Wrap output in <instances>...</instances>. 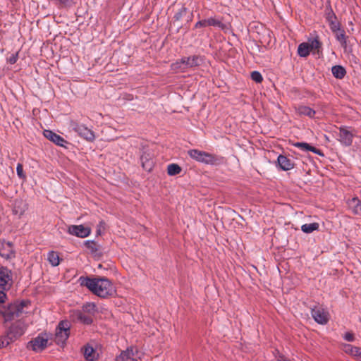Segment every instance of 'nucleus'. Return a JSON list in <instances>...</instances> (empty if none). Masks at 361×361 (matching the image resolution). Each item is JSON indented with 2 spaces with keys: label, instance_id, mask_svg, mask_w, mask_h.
<instances>
[{
  "label": "nucleus",
  "instance_id": "1",
  "mask_svg": "<svg viewBox=\"0 0 361 361\" xmlns=\"http://www.w3.org/2000/svg\"><path fill=\"white\" fill-rule=\"evenodd\" d=\"M80 284L86 286L94 294L100 298H107L116 293L112 283L106 278H80Z\"/></svg>",
  "mask_w": 361,
  "mask_h": 361
},
{
  "label": "nucleus",
  "instance_id": "2",
  "mask_svg": "<svg viewBox=\"0 0 361 361\" xmlns=\"http://www.w3.org/2000/svg\"><path fill=\"white\" fill-rule=\"evenodd\" d=\"M2 316H18L19 314H37L39 312L34 304L25 300L15 301L9 304L4 312H1Z\"/></svg>",
  "mask_w": 361,
  "mask_h": 361
},
{
  "label": "nucleus",
  "instance_id": "3",
  "mask_svg": "<svg viewBox=\"0 0 361 361\" xmlns=\"http://www.w3.org/2000/svg\"><path fill=\"white\" fill-rule=\"evenodd\" d=\"M26 329V325L22 319L13 322L9 329L7 335L0 338V348L7 346L11 342L21 336Z\"/></svg>",
  "mask_w": 361,
  "mask_h": 361
},
{
  "label": "nucleus",
  "instance_id": "4",
  "mask_svg": "<svg viewBox=\"0 0 361 361\" xmlns=\"http://www.w3.org/2000/svg\"><path fill=\"white\" fill-rule=\"evenodd\" d=\"M202 59L198 56L183 57L171 65V70L184 72L188 68L196 67L202 63Z\"/></svg>",
  "mask_w": 361,
  "mask_h": 361
},
{
  "label": "nucleus",
  "instance_id": "5",
  "mask_svg": "<svg viewBox=\"0 0 361 361\" xmlns=\"http://www.w3.org/2000/svg\"><path fill=\"white\" fill-rule=\"evenodd\" d=\"M51 338L50 334L42 332L28 343L27 347L35 352H41L50 344Z\"/></svg>",
  "mask_w": 361,
  "mask_h": 361
},
{
  "label": "nucleus",
  "instance_id": "6",
  "mask_svg": "<svg viewBox=\"0 0 361 361\" xmlns=\"http://www.w3.org/2000/svg\"><path fill=\"white\" fill-rule=\"evenodd\" d=\"M71 324L68 320H63L56 329L55 341L59 345H63L70 335Z\"/></svg>",
  "mask_w": 361,
  "mask_h": 361
},
{
  "label": "nucleus",
  "instance_id": "7",
  "mask_svg": "<svg viewBox=\"0 0 361 361\" xmlns=\"http://www.w3.org/2000/svg\"><path fill=\"white\" fill-rule=\"evenodd\" d=\"M188 155L195 161L206 164H214L216 159L212 154L208 153L204 151H201L195 149H190L188 152Z\"/></svg>",
  "mask_w": 361,
  "mask_h": 361
},
{
  "label": "nucleus",
  "instance_id": "8",
  "mask_svg": "<svg viewBox=\"0 0 361 361\" xmlns=\"http://www.w3.org/2000/svg\"><path fill=\"white\" fill-rule=\"evenodd\" d=\"M140 358L141 353L137 347L130 345L126 350H121L120 354L116 357L115 361H137Z\"/></svg>",
  "mask_w": 361,
  "mask_h": 361
},
{
  "label": "nucleus",
  "instance_id": "9",
  "mask_svg": "<svg viewBox=\"0 0 361 361\" xmlns=\"http://www.w3.org/2000/svg\"><path fill=\"white\" fill-rule=\"evenodd\" d=\"M71 127L75 133H77L81 137L88 140L93 141L94 140V134L93 131L85 126L80 124L75 121H71Z\"/></svg>",
  "mask_w": 361,
  "mask_h": 361
},
{
  "label": "nucleus",
  "instance_id": "10",
  "mask_svg": "<svg viewBox=\"0 0 361 361\" xmlns=\"http://www.w3.org/2000/svg\"><path fill=\"white\" fill-rule=\"evenodd\" d=\"M82 311L85 314L96 315V314H109V310L104 306L95 304L94 302H86L82 305Z\"/></svg>",
  "mask_w": 361,
  "mask_h": 361
},
{
  "label": "nucleus",
  "instance_id": "11",
  "mask_svg": "<svg viewBox=\"0 0 361 361\" xmlns=\"http://www.w3.org/2000/svg\"><path fill=\"white\" fill-rule=\"evenodd\" d=\"M92 229L90 226L80 225H71L68 228V233L70 235L84 238L91 234Z\"/></svg>",
  "mask_w": 361,
  "mask_h": 361
},
{
  "label": "nucleus",
  "instance_id": "12",
  "mask_svg": "<svg viewBox=\"0 0 361 361\" xmlns=\"http://www.w3.org/2000/svg\"><path fill=\"white\" fill-rule=\"evenodd\" d=\"M0 255L7 259L14 258L16 250L13 243L0 239Z\"/></svg>",
  "mask_w": 361,
  "mask_h": 361
},
{
  "label": "nucleus",
  "instance_id": "13",
  "mask_svg": "<svg viewBox=\"0 0 361 361\" xmlns=\"http://www.w3.org/2000/svg\"><path fill=\"white\" fill-rule=\"evenodd\" d=\"M338 141L345 146H350L353 143L354 134L346 127L339 128Z\"/></svg>",
  "mask_w": 361,
  "mask_h": 361
},
{
  "label": "nucleus",
  "instance_id": "14",
  "mask_svg": "<svg viewBox=\"0 0 361 361\" xmlns=\"http://www.w3.org/2000/svg\"><path fill=\"white\" fill-rule=\"evenodd\" d=\"M43 135L46 138L60 147H66V145L68 144L63 137L50 130H44Z\"/></svg>",
  "mask_w": 361,
  "mask_h": 361
},
{
  "label": "nucleus",
  "instance_id": "15",
  "mask_svg": "<svg viewBox=\"0 0 361 361\" xmlns=\"http://www.w3.org/2000/svg\"><path fill=\"white\" fill-rule=\"evenodd\" d=\"M325 18L332 32H335L338 29V26L341 25V23L331 8L325 10Z\"/></svg>",
  "mask_w": 361,
  "mask_h": 361
},
{
  "label": "nucleus",
  "instance_id": "16",
  "mask_svg": "<svg viewBox=\"0 0 361 361\" xmlns=\"http://www.w3.org/2000/svg\"><path fill=\"white\" fill-rule=\"evenodd\" d=\"M11 281V271L6 268L0 269V289L5 290Z\"/></svg>",
  "mask_w": 361,
  "mask_h": 361
},
{
  "label": "nucleus",
  "instance_id": "17",
  "mask_svg": "<svg viewBox=\"0 0 361 361\" xmlns=\"http://www.w3.org/2000/svg\"><path fill=\"white\" fill-rule=\"evenodd\" d=\"M294 109L296 114L300 116H305L310 118H313L316 114V111L307 106L299 105L298 106H295Z\"/></svg>",
  "mask_w": 361,
  "mask_h": 361
},
{
  "label": "nucleus",
  "instance_id": "18",
  "mask_svg": "<svg viewBox=\"0 0 361 361\" xmlns=\"http://www.w3.org/2000/svg\"><path fill=\"white\" fill-rule=\"evenodd\" d=\"M277 162L280 168L283 171H289L294 168V163L287 157L279 155L277 159Z\"/></svg>",
  "mask_w": 361,
  "mask_h": 361
},
{
  "label": "nucleus",
  "instance_id": "19",
  "mask_svg": "<svg viewBox=\"0 0 361 361\" xmlns=\"http://www.w3.org/2000/svg\"><path fill=\"white\" fill-rule=\"evenodd\" d=\"M348 209L356 215L361 214V201L357 197H353L347 201Z\"/></svg>",
  "mask_w": 361,
  "mask_h": 361
},
{
  "label": "nucleus",
  "instance_id": "20",
  "mask_svg": "<svg viewBox=\"0 0 361 361\" xmlns=\"http://www.w3.org/2000/svg\"><path fill=\"white\" fill-rule=\"evenodd\" d=\"M335 35L336 40L340 43L341 47L346 48L348 36L345 35V32L343 29H341V25L338 26V29L335 32H332Z\"/></svg>",
  "mask_w": 361,
  "mask_h": 361
},
{
  "label": "nucleus",
  "instance_id": "21",
  "mask_svg": "<svg viewBox=\"0 0 361 361\" xmlns=\"http://www.w3.org/2000/svg\"><path fill=\"white\" fill-rule=\"evenodd\" d=\"M83 355L88 361H94L98 358V354L96 350L90 345L84 347Z\"/></svg>",
  "mask_w": 361,
  "mask_h": 361
},
{
  "label": "nucleus",
  "instance_id": "22",
  "mask_svg": "<svg viewBox=\"0 0 361 361\" xmlns=\"http://www.w3.org/2000/svg\"><path fill=\"white\" fill-rule=\"evenodd\" d=\"M140 160L142 166L145 170L150 171L152 169L154 162L149 154H143L140 157Z\"/></svg>",
  "mask_w": 361,
  "mask_h": 361
},
{
  "label": "nucleus",
  "instance_id": "23",
  "mask_svg": "<svg viewBox=\"0 0 361 361\" xmlns=\"http://www.w3.org/2000/svg\"><path fill=\"white\" fill-rule=\"evenodd\" d=\"M294 146L300 149L302 151H310L317 154H320V151L318 149L310 145L308 143L306 142H296L294 144Z\"/></svg>",
  "mask_w": 361,
  "mask_h": 361
},
{
  "label": "nucleus",
  "instance_id": "24",
  "mask_svg": "<svg viewBox=\"0 0 361 361\" xmlns=\"http://www.w3.org/2000/svg\"><path fill=\"white\" fill-rule=\"evenodd\" d=\"M331 73L336 78L343 79L346 74V71L343 66L338 65L331 68Z\"/></svg>",
  "mask_w": 361,
  "mask_h": 361
},
{
  "label": "nucleus",
  "instance_id": "25",
  "mask_svg": "<svg viewBox=\"0 0 361 361\" xmlns=\"http://www.w3.org/2000/svg\"><path fill=\"white\" fill-rule=\"evenodd\" d=\"M47 260L53 266L56 267L60 263V257L58 252L55 251H50L47 255Z\"/></svg>",
  "mask_w": 361,
  "mask_h": 361
},
{
  "label": "nucleus",
  "instance_id": "26",
  "mask_svg": "<svg viewBox=\"0 0 361 361\" xmlns=\"http://www.w3.org/2000/svg\"><path fill=\"white\" fill-rule=\"evenodd\" d=\"M311 50L309 46V43H301L298 48V54L301 57H306L307 56Z\"/></svg>",
  "mask_w": 361,
  "mask_h": 361
},
{
  "label": "nucleus",
  "instance_id": "27",
  "mask_svg": "<svg viewBox=\"0 0 361 361\" xmlns=\"http://www.w3.org/2000/svg\"><path fill=\"white\" fill-rule=\"evenodd\" d=\"M319 225L318 223L305 224L301 226V230L305 233H311L314 231L319 229Z\"/></svg>",
  "mask_w": 361,
  "mask_h": 361
},
{
  "label": "nucleus",
  "instance_id": "28",
  "mask_svg": "<svg viewBox=\"0 0 361 361\" xmlns=\"http://www.w3.org/2000/svg\"><path fill=\"white\" fill-rule=\"evenodd\" d=\"M359 348L353 346L350 344H343L342 350L346 353L348 354L353 357H355L356 353L358 352Z\"/></svg>",
  "mask_w": 361,
  "mask_h": 361
},
{
  "label": "nucleus",
  "instance_id": "29",
  "mask_svg": "<svg viewBox=\"0 0 361 361\" xmlns=\"http://www.w3.org/2000/svg\"><path fill=\"white\" fill-rule=\"evenodd\" d=\"M181 172V168L176 164H171L167 166V173L169 176H175Z\"/></svg>",
  "mask_w": 361,
  "mask_h": 361
},
{
  "label": "nucleus",
  "instance_id": "30",
  "mask_svg": "<svg viewBox=\"0 0 361 361\" xmlns=\"http://www.w3.org/2000/svg\"><path fill=\"white\" fill-rule=\"evenodd\" d=\"M207 25H208V26L218 27L221 29H224L225 27V25L221 20H219L216 18H208L207 19Z\"/></svg>",
  "mask_w": 361,
  "mask_h": 361
},
{
  "label": "nucleus",
  "instance_id": "31",
  "mask_svg": "<svg viewBox=\"0 0 361 361\" xmlns=\"http://www.w3.org/2000/svg\"><path fill=\"white\" fill-rule=\"evenodd\" d=\"M327 312L324 310V309L320 306H315L314 308H312V316H326Z\"/></svg>",
  "mask_w": 361,
  "mask_h": 361
},
{
  "label": "nucleus",
  "instance_id": "32",
  "mask_svg": "<svg viewBox=\"0 0 361 361\" xmlns=\"http://www.w3.org/2000/svg\"><path fill=\"white\" fill-rule=\"evenodd\" d=\"M85 245L92 253H95L98 251L97 245L94 240H87Z\"/></svg>",
  "mask_w": 361,
  "mask_h": 361
},
{
  "label": "nucleus",
  "instance_id": "33",
  "mask_svg": "<svg viewBox=\"0 0 361 361\" xmlns=\"http://www.w3.org/2000/svg\"><path fill=\"white\" fill-rule=\"evenodd\" d=\"M309 46L311 51L319 50V49L321 47V42H319L318 38L316 37L309 42Z\"/></svg>",
  "mask_w": 361,
  "mask_h": 361
},
{
  "label": "nucleus",
  "instance_id": "34",
  "mask_svg": "<svg viewBox=\"0 0 361 361\" xmlns=\"http://www.w3.org/2000/svg\"><path fill=\"white\" fill-rule=\"evenodd\" d=\"M251 78L252 80H254L255 82H256L257 83H259L263 80L262 75L258 71H253L251 73Z\"/></svg>",
  "mask_w": 361,
  "mask_h": 361
},
{
  "label": "nucleus",
  "instance_id": "35",
  "mask_svg": "<svg viewBox=\"0 0 361 361\" xmlns=\"http://www.w3.org/2000/svg\"><path fill=\"white\" fill-rule=\"evenodd\" d=\"M16 172H17L18 176L20 178L25 179L26 178L25 174L24 173V171H23V165L20 163L17 164Z\"/></svg>",
  "mask_w": 361,
  "mask_h": 361
},
{
  "label": "nucleus",
  "instance_id": "36",
  "mask_svg": "<svg viewBox=\"0 0 361 361\" xmlns=\"http://www.w3.org/2000/svg\"><path fill=\"white\" fill-rule=\"evenodd\" d=\"M186 11H187L186 8L184 6H182L181 8L180 9L179 12H178L177 13L175 14L174 18L176 20H179L182 18V16L186 13Z\"/></svg>",
  "mask_w": 361,
  "mask_h": 361
},
{
  "label": "nucleus",
  "instance_id": "37",
  "mask_svg": "<svg viewBox=\"0 0 361 361\" xmlns=\"http://www.w3.org/2000/svg\"><path fill=\"white\" fill-rule=\"evenodd\" d=\"M18 59V53L13 54L7 59V61L11 64H14L16 63Z\"/></svg>",
  "mask_w": 361,
  "mask_h": 361
},
{
  "label": "nucleus",
  "instance_id": "38",
  "mask_svg": "<svg viewBox=\"0 0 361 361\" xmlns=\"http://www.w3.org/2000/svg\"><path fill=\"white\" fill-rule=\"evenodd\" d=\"M314 322L319 324L324 325L328 322V317H312Z\"/></svg>",
  "mask_w": 361,
  "mask_h": 361
},
{
  "label": "nucleus",
  "instance_id": "39",
  "mask_svg": "<svg viewBox=\"0 0 361 361\" xmlns=\"http://www.w3.org/2000/svg\"><path fill=\"white\" fill-rule=\"evenodd\" d=\"M207 26H208V25H207V19L200 20V21L197 22L195 23V27L196 28H199V27H207Z\"/></svg>",
  "mask_w": 361,
  "mask_h": 361
},
{
  "label": "nucleus",
  "instance_id": "40",
  "mask_svg": "<svg viewBox=\"0 0 361 361\" xmlns=\"http://www.w3.org/2000/svg\"><path fill=\"white\" fill-rule=\"evenodd\" d=\"M102 229H104V222L103 221H101L99 224L97 225V234L101 235Z\"/></svg>",
  "mask_w": 361,
  "mask_h": 361
},
{
  "label": "nucleus",
  "instance_id": "41",
  "mask_svg": "<svg viewBox=\"0 0 361 361\" xmlns=\"http://www.w3.org/2000/svg\"><path fill=\"white\" fill-rule=\"evenodd\" d=\"M344 339H345L348 341H354V336L353 334H352L350 332H347L343 336Z\"/></svg>",
  "mask_w": 361,
  "mask_h": 361
},
{
  "label": "nucleus",
  "instance_id": "42",
  "mask_svg": "<svg viewBox=\"0 0 361 361\" xmlns=\"http://www.w3.org/2000/svg\"><path fill=\"white\" fill-rule=\"evenodd\" d=\"M6 298V295L4 293V290L0 289V305L5 302Z\"/></svg>",
  "mask_w": 361,
  "mask_h": 361
},
{
  "label": "nucleus",
  "instance_id": "43",
  "mask_svg": "<svg viewBox=\"0 0 361 361\" xmlns=\"http://www.w3.org/2000/svg\"><path fill=\"white\" fill-rule=\"evenodd\" d=\"M79 318L85 324H91L92 322V317H79Z\"/></svg>",
  "mask_w": 361,
  "mask_h": 361
},
{
  "label": "nucleus",
  "instance_id": "44",
  "mask_svg": "<svg viewBox=\"0 0 361 361\" xmlns=\"http://www.w3.org/2000/svg\"><path fill=\"white\" fill-rule=\"evenodd\" d=\"M60 4L65 6H71L72 4V0H59Z\"/></svg>",
  "mask_w": 361,
  "mask_h": 361
},
{
  "label": "nucleus",
  "instance_id": "45",
  "mask_svg": "<svg viewBox=\"0 0 361 361\" xmlns=\"http://www.w3.org/2000/svg\"><path fill=\"white\" fill-rule=\"evenodd\" d=\"M355 358L358 361H361V348H359L358 352L356 353Z\"/></svg>",
  "mask_w": 361,
  "mask_h": 361
},
{
  "label": "nucleus",
  "instance_id": "46",
  "mask_svg": "<svg viewBox=\"0 0 361 361\" xmlns=\"http://www.w3.org/2000/svg\"><path fill=\"white\" fill-rule=\"evenodd\" d=\"M276 361H289L282 355L276 356Z\"/></svg>",
  "mask_w": 361,
  "mask_h": 361
}]
</instances>
